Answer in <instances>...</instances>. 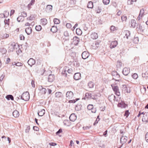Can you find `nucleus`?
I'll return each mask as SVG.
<instances>
[{
    "label": "nucleus",
    "instance_id": "nucleus-1",
    "mask_svg": "<svg viewBox=\"0 0 148 148\" xmlns=\"http://www.w3.org/2000/svg\"><path fill=\"white\" fill-rule=\"evenodd\" d=\"M72 38V36L71 34H69L67 31L65 32V44H66V47H67L66 49L68 50H70L72 48V42L71 41Z\"/></svg>",
    "mask_w": 148,
    "mask_h": 148
},
{
    "label": "nucleus",
    "instance_id": "nucleus-2",
    "mask_svg": "<svg viewBox=\"0 0 148 148\" xmlns=\"http://www.w3.org/2000/svg\"><path fill=\"white\" fill-rule=\"evenodd\" d=\"M85 96L87 98L89 99H92L96 100L97 98V94L94 92H92L90 93H86L85 94Z\"/></svg>",
    "mask_w": 148,
    "mask_h": 148
},
{
    "label": "nucleus",
    "instance_id": "nucleus-3",
    "mask_svg": "<svg viewBox=\"0 0 148 148\" xmlns=\"http://www.w3.org/2000/svg\"><path fill=\"white\" fill-rule=\"evenodd\" d=\"M112 75L113 77L112 79H114L116 81H119V80L118 79L120 78V76L116 71H113L112 73Z\"/></svg>",
    "mask_w": 148,
    "mask_h": 148
},
{
    "label": "nucleus",
    "instance_id": "nucleus-4",
    "mask_svg": "<svg viewBox=\"0 0 148 148\" xmlns=\"http://www.w3.org/2000/svg\"><path fill=\"white\" fill-rule=\"evenodd\" d=\"M22 99L25 101H28L29 98V95L28 92H24L21 96Z\"/></svg>",
    "mask_w": 148,
    "mask_h": 148
},
{
    "label": "nucleus",
    "instance_id": "nucleus-5",
    "mask_svg": "<svg viewBox=\"0 0 148 148\" xmlns=\"http://www.w3.org/2000/svg\"><path fill=\"white\" fill-rule=\"evenodd\" d=\"M111 86L112 87V89L115 92V94L118 96L120 95V93L119 91L118 87L117 86H114L113 84H112Z\"/></svg>",
    "mask_w": 148,
    "mask_h": 148
},
{
    "label": "nucleus",
    "instance_id": "nucleus-6",
    "mask_svg": "<svg viewBox=\"0 0 148 148\" xmlns=\"http://www.w3.org/2000/svg\"><path fill=\"white\" fill-rule=\"evenodd\" d=\"M142 121L145 123H147L148 122V112H145L144 114L142 119Z\"/></svg>",
    "mask_w": 148,
    "mask_h": 148
},
{
    "label": "nucleus",
    "instance_id": "nucleus-7",
    "mask_svg": "<svg viewBox=\"0 0 148 148\" xmlns=\"http://www.w3.org/2000/svg\"><path fill=\"white\" fill-rule=\"evenodd\" d=\"M127 137H126L125 136H122V137L121 138V143L122 144H123L124 143H125L127 140ZM122 145H121L119 148H120V147H121L122 146Z\"/></svg>",
    "mask_w": 148,
    "mask_h": 148
},
{
    "label": "nucleus",
    "instance_id": "nucleus-8",
    "mask_svg": "<svg viewBox=\"0 0 148 148\" xmlns=\"http://www.w3.org/2000/svg\"><path fill=\"white\" fill-rule=\"evenodd\" d=\"M130 69L126 67L124 68L123 71L122 73L125 75H127L130 72Z\"/></svg>",
    "mask_w": 148,
    "mask_h": 148
},
{
    "label": "nucleus",
    "instance_id": "nucleus-9",
    "mask_svg": "<svg viewBox=\"0 0 148 148\" xmlns=\"http://www.w3.org/2000/svg\"><path fill=\"white\" fill-rule=\"evenodd\" d=\"M89 56V53L86 51L83 52L82 54V57L84 59H85L88 58Z\"/></svg>",
    "mask_w": 148,
    "mask_h": 148
},
{
    "label": "nucleus",
    "instance_id": "nucleus-10",
    "mask_svg": "<svg viewBox=\"0 0 148 148\" xmlns=\"http://www.w3.org/2000/svg\"><path fill=\"white\" fill-rule=\"evenodd\" d=\"M73 93L71 91L67 92L66 94V98L69 99H71L73 97Z\"/></svg>",
    "mask_w": 148,
    "mask_h": 148
},
{
    "label": "nucleus",
    "instance_id": "nucleus-11",
    "mask_svg": "<svg viewBox=\"0 0 148 148\" xmlns=\"http://www.w3.org/2000/svg\"><path fill=\"white\" fill-rule=\"evenodd\" d=\"M39 89L40 90L39 93L40 94L43 95L46 93L47 90L45 88L40 86L39 87Z\"/></svg>",
    "mask_w": 148,
    "mask_h": 148
},
{
    "label": "nucleus",
    "instance_id": "nucleus-12",
    "mask_svg": "<svg viewBox=\"0 0 148 148\" xmlns=\"http://www.w3.org/2000/svg\"><path fill=\"white\" fill-rule=\"evenodd\" d=\"M73 43L75 45H77L79 41V38L75 36L73 37Z\"/></svg>",
    "mask_w": 148,
    "mask_h": 148
},
{
    "label": "nucleus",
    "instance_id": "nucleus-13",
    "mask_svg": "<svg viewBox=\"0 0 148 148\" xmlns=\"http://www.w3.org/2000/svg\"><path fill=\"white\" fill-rule=\"evenodd\" d=\"M74 79L76 80H79L81 78V74L79 73H77L75 74L73 76Z\"/></svg>",
    "mask_w": 148,
    "mask_h": 148
},
{
    "label": "nucleus",
    "instance_id": "nucleus-14",
    "mask_svg": "<svg viewBox=\"0 0 148 148\" xmlns=\"http://www.w3.org/2000/svg\"><path fill=\"white\" fill-rule=\"evenodd\" d=\"M123 86L122 90L123 91H124L125 92L130 93V88L127 87L125 85H123Z\"/></svg>",
    "mask_w": 148,
    "mask_h": 148
},
{
    "label": "nucleus",
    "instance_id": "nucleus-15",
    "mask_svg": "<svg viewBox=\"0 0 148 148\" xmlns=\"http://www.w3.org/2000/svg\"><path fill=\"white\" fill-rule=\"evenodd\" d=\"M55 76L53 75L50 74L48 77V81L49 82H53L55 79Z\"/></svg>",
    "mask_w": 148,
    "mask_h": 148
},
{
    "label": "nucleus",
    "instance_id": "nucleus-16",
    "mask_svg": "<svg viewBox=\"0 0 148 148\" xmlns=\"http://www.w3.org/2000/svg\"><path fill=\"white\" fill-rule=\"evenodd\" d=\"M118 45V42L116 40L114 41H112L111 44L110 46V48L111 49L115 48L116 46Z\"/></svg>",
    "mask_w": 148,
    "mask_h": 148
},
{
    "label": "nucleus",
    "instance_id": "nucleus-17",
    "mask_svg": "<svg viewBox=\"0 0 148 148\" xmlns=\"http://www.w3.org/2000/svg\"><path fill=\"white\" fill-rule=\"evenodd\" d=\"M136 29L138 31L143 32L145 29V27L143 25L138 24L137 25Z\"/></svg>",
    "mask_w": 148,
    "mask_h": 148
},
{
    "label": "nucleus",
    "instance_id": "nucleus-18",
    "mask_svg": "<svg viewBox=\"0 0 148 148\" xmlns=\"http://www.w3.org/2000/svg\"><path fill=\"white\" fill-rule=\"evenodd\" d=\"M90 38L93 39H96L98 38V35L95 32L92 33L90 35Z\"/></svg>",
    "mask_w": 148,
    "mask_h": 148
},
{
    "label": "nucleus",
    "instance_id": "nucleus-19",
    "mask_svg": "<svg viewBox=\"0 0 148 148\" xmlns=\"http://www.w3.org/2000/svg\"><path fill=\"white\" fill-rule=\"evenodd\" d=\"M28 63L31 66L34 64L35 63V60L33 58H30L28 61Z\"/></svg>",
    "mask_w": 148,
    "mask_h": 148
},
{
    "label": "nucleus",
    "instance_id": "nucleus-20",
    "mask_svg": "<svg viewBox=\"0 0 148 148\" xmlns=\"http://www.w3.org/2000/svg\"><path fill=\"white\" fill-rule=\"evenodd\" d=\"M124 33L125 34V36L124 37V38L128 39L129 37L130 36V32L128 30H125L124 31Z\"/></svg>",
    "mask_w": 148,
    "mask_h": 148
},
{
    "label": "nucleus",
    "instance_id": "nucleus-21",
    "mask_svg": "<svg viewBox=\"0 0 148 148\" xmlns=\"http://www.w3.org/2000/svg\"><path fill=\"white\" fill-rule=\"evenodd\" d=\"M45 113V110L44 109H40L38 112V114L40 116H43Z\"/></svg>",
    "mask_w": 148,
    "mask_h": 148
},
{
    "label": "nucleus",
    "instance_id": "nucleus-22",
    "mask_svg": "<svg viewBox=\"0 0 148 148\" xmlns=\"http://www.w3.org/2000/svg\"><path fill=\"white\" fill-rule=\"evenodd\" d=\"M127 105L125 104L124 103H119L118 104V106L121 107L122 108H125L127 106Z\"/></svg>",
    "mask_w": 148,
    "mask_h": 148
},
{
    "label": "nucleus",
    "instance_id": "nucleus-23",
    "mask_svg": "<svg viewBox=\"0 0 148 148\" xmlns=\"http://www.w3.org/2000/svg\"><path fill=\"white\" fill-rule=\"evenodd\" d=\"M25 31L28 35H29L32 33V29L31 27H28L25 29Z\"/></svg>",
    "mask_w": 148,
    "mask_h": 148
},
{
    "label": "nucleus",
    "instance_id": "nucleus-24",
    "mask_svg": "<svg viewBox=\"0 0 148 148\" xmlns=\"http://www.w3.org/2000/svg\"><path fill=\"white\" fill-rule=\"evenodd\" d=\"M82 106L80 103L77 104L75 107V109L76 110L78 111L82 109Z\"/></svg>",
    "mask_w": 148,
    "mask_h": 148
},
{
    "label": "nucleus",
    "instance_id": "nucleus-25",
    "mask_svg": "<svg viewBox=\"0 0 148 148\" xmlns=\"http://www.w3.org/2000/svg\"><path fill=\"white\" fill-rule=\"evenodd\" d=\"M13 115L15 117H17L19 115V112L17 110H15L13 112Z\"/></svg>",
    "mask_w": 148,
    "mask_h": 148
},
{
    "label": "nucleus",
    "instance_id": "nucleus-26",
    "mask_svg": "<svg viewBox=\"0 0 148 148\" xmlns=\"http://www.w3.org/2000/svg\"><path fill=\"white\" fill-rule=\"evenodd\" d=\"M47 23V20L45 18H42L40 20V23L42 25H46Z\"/></svg>",
    "mask_w": 148,
    "mask_h": 148
},
{
    "label": "nucleus",
    "instance_id": "nucleus-27",
    "mask_svg": "<svg viewBox=\"0 0 148 148\" xmlns=\"http://www.w3.org/2000/svg\"><path fill=\"white\" fill-rule=\"evenodd\" d=\"M52 8L53 7L52 5H48L46 8L47 11L49 12L51 11L52 10Z\"/></svg>",
    "mask_w": 148,
    "mask_h": 148
},
{
    "label": "nucleus",
    "instance_id": "nucleus-28",
    "mask_svg": "<svg viewBox=\"0 0 148 148\" xmlns=\"http://www.w3.org/2000/svg\"><path fill=\"white\" fill-rule=\"evenodd\" d=\"M87 7L88 8H92L93 7L92 2L91 1H89L87 4Z\"/></svg>",
    "mask_w": 148,
    "mask_h": 148
},
{
    "label": "nucleus",
    "instance_id": "nucleus-29",
    "mask_svg": "<svg viewBox=\"0 0 148 148\" xmlns=\"http://www.w3.org/2000/svg\"><path fill=\"white\" fill-rule=\"evenodd\" d=\"M136 25V21L135 20L132 19L131 21V26L133 28H134Z\"/></svg>",
    "mask_w": 148,
    "mask_h": 148
},
{
    "label": "nucleus",
    "instance_id": "nucleus-30",
    "mask_svg": "<svg viewBox=\"0 0 148 148\" xmlns=\"http://www.w3.org/2000/svg\"><path fill=\"white\" fill-rule=\"evenodd\" d=\"M95 85V84L92 82L90 81L88 83V86L90 88H93Z\"/></svg>",
    "mask_w": 148,
    "mask_h": 148
},
{
    "label": "nucleus",
    "instance_id": "nucleus-31",
    "mask_svg": "<svg viewBox=\"0 0 148 148\" xmlns=\"http://www.w3.org/2000/svg\"><path fill=\"white\" fill-rule=\"evenodd\" d=\"M7 52V50L5 48L3 47L0 48V52L3 54H5Z\"/></svg>",
    "mask_w": 148,
    "mask_h": 148
},
{
    "label": "nucleus",
    "instance_id": "nucleus-32",
    "mask_svg": "<svg viewBox=\"0 0 148 148\" xmlns=\"http://www.w3.org/2000/svg\"><path fill=\"white\" fill-rule=\"evenodd\" d=\"M69 118L70 121H73L75 119V116L74 114H72L70 115Z\"/></svg>",
    "mask_w": 148,
    "mask_h": 148
},
{
    "label": "nucleus",
    "instance_id": "nucleus-33",
    "mask_svg": "<svg viewBox=\"0 0 148 148\" xmlns=\"http://www.w3.org/2000/svg\"><path fill=\"white\" fill-rule=\"evenodd\" d=\"M1 38L2 39H5L8 38L9 37V35L8 34L5 33L1 36Z\"/></svg>",
    "mask_w": 148,
    "mask_h": 148
},
{
    "label": "nucleus",
    "instance_id": "nucleus-34",
    "mask_svg": "<svg viewBox=\"0 0 148 148\" xmlns=\"http://www.w3.org/2000/svg\"><path fill=\"white\" fill-rule=\"evenodd\" d=\"M35 18V15H31L27 18V19L29 21H32Z\"/></svg>",
    "mask_w": 148,
    "mask_h": 148
},
{
    "label": "nucleus",
    "instance_id": "nucleus-35",
    "mask_svg": "<svg viewBox=\"0 0 148 148\" xmlns=\"http://www.w3.org/2000/svg\"><path fill=\"white\" fill-rule=\"evenodd\" d=\"M51 31L53 33L56 32L57 31V27L54 26H52L51 29Z\"/></svg>",
    "mask_w": 148,
    "mask_h": 148
},
{
    "label": "nucleus",
    "instance_id": "nucleus-36",
    "mask_svg": "<svg viewBox=\"0 0 148 148\" xmlns=\"http://www.w3.org/2000/svg\"><path fill=\"white\" fill-rule=\"evenodd\" d=\"M115 97V96L113 94H112L108 97V100L110 101H112V100H114V99Z\"/></svg>",
    "mask_w": 148,
    "mask_h": 148
},
{
    "label": "nucleus",
    "instance_id": "nucleus-37",
    "mask_svg": "<svg viewBox=\"0 0 148 148\" xmlns=\"http://www.w3.org/2000/svg\"><path fill=\"white\" fill-rule=\"evenodd\" d=\"M100 42L99 41H96L93 44V46L94 47H98L99 46V43Z\"/></svg>",
    "mask_w": 148,
    "mask_h": 148
},
{
    "label": "nucleus",
    "instance_id": "nucleus-38",
    "mask_svg": "<svg viewBox=\"0 0 148 148\" xmlns=\"http://www.w3.org/2000/svg\"><path fill=\"white\" fill-rule=\"evenodd\" d=\"M35 29L36 31H39L42 29V27L40 25H37L36 26Z\"/></svg>",
    "mask_w": 148,
    "mask_h": 148
},
{
    "label": "nucleus",
    "instance_id": "nucleus-39",
    "mask_svg": "<svg viewBox=\"0 0 148 148\" xmlns=\"http://www.w3.org/2000/svg\"><path fill=\"white\" fill-rule=\"evenodd\" d=\"M62 130L60 129L59 130L56 132V135L58 136H61V134H62Z\"/></svg>",
    "mask_w": 148,
    "mask_h": 148
},
{
    "label": "nucleus",
    "instance_id": "nucleus-40",
    "mask_svg": "<svg viewBox=\"0 0 148 148\" xmlns=\"http://www.w3.org/2000/svg\"><path fill=\"white\" fill-rule=\"evenodd\" d=\"M82 31L79 28H77L76 29V33L78 35H80L82 34Z\"/></svg>",
    "mask_w": 148,
    "mask_h": 148
},
{
    "label": "nucleus",
    "instance_id": "nucleus-41",
    "mask_svg": "<svg viewBox=\"0 0 148 148\" xmlns=\"http://www.w3.org/2000/svg\"><path fill=\"white\" fill-rule=\"evenodd\" d=\"M24 17L22 16H20L17 18V20L18 22L22 21L24 20Z\"/></svg>",
    "mask_w": 148,
    "mask_h": 148
},
{
    "label": "nucleus",
    "instance_id": "nucleus-42",
    "mask_svg": "<svg viewBox=\"0 0 148 148\" xmlns=\"http://www.w3.org/2000/svg\"><path fill=\"white\" fill-rule=\"evenodd\" d=\"M53 21L55 24H59L60 23V20L57 18H54L53 20Z\"/></svg>",
    "mask_w": 148,
    "mask_h": 148
},
{
    "label": "nucleus",
    "instance_id": "nucleus-43",
    "mask_svg": "<svg viewBox=\"0 0 148 148\" xmlns=\"http://www.w3.org/2000/svg\"><path fill=\"white\" fill-rule=\"evenodd\" d=\"M144 9L143 8H142L140 11L139 16H141V17H142L144 14Z\"/></svg>",
    "mask_w": 148,
    "mask_h": 148
},
{
    "label": "nucleus",
    "instance_id": "nucleus-44",
    "mask_svg": "<svg viewBox=\"0 0 148 148\" xmlns=\"http://www.w3.org/2000/svg\"><path fill=\"white\" fill-rule=\"evenodd\" d=\"M79 98H76L75 99V100H70L68 102L69 103H75L77 101L79 100Z\"/></svg>",
    "mask_w": 148,
    "mask_h": 148
},
{
    "label": "nucleus",
    "instance_id": "nucleus-45",
    "mask_svg": "<svg viewBox=\"0 0 148 148\" xmlns=\"http://www.w3.org/2000/svg\"><path fill=\"white\" fill-rule=\"evenodd\" d=\"M133 41L135 43H137L138 42V37H134Z\"/></svg>",
    "mask_w": 148,
    "mask_h": 148
},
{
    "label": "nucleus",
    "instance_id": "nucleus-46",
    "mask_svg": "<svg viewBox=\"0 0 148 148\" xmlns=\"http://www.w3.org/2000/svg\"><path fill=\"white\" fill-rule=\"evenodd\" d=\"M103 3L105 5H107L110 3V0H103Z\"/></svg>",
    "mask_w": 148,
    "mask_h": 148
},
{
    "label": "nucleus",
    "instance_id": "nucleus-47",
    "mask_svg": "<svg viewBox=\"0 0 148 148\" xmlns=\"http://www.w3.org/2000/svg\"><path fill=\"white\" fill-rule=\"evenodd\" d=\"M116 27L114 26H112L110 27V30L111 31H114L116 30Z\"/></svg>",
    "mask_w": 148,
    "mask_h": 148
},
{
    "label": "nucleus",
    "instance_id": "nucleus-48",
    "mask_svg": "<svg viewBox=\"0 0 148 148\" xmlns=\"http://www.w3.org/2000/svg\"><path fill=\"white\" fill-rule=\"evenodd\" d=\"M148 75V71H146L145 72V73H143L142 74V76L143 77H147V75Z\"/></svg>",
    "mask_w": 148,
    "mask_h": 148
},
{
    "label": "nucleus",
    "instance_id": "nucleus-49",
    "mask_svg": "<svg viewBox=\"0 0 148 148\" xmlns=\"http://www.w3.org/2000/svg\"><path fill=\"white\" fill-rule=\"evenodd\" d=\"M138 75L136 73H134L132 75V77L135 79H136L138 77Z\"/></svg>",
    "mask_w": 148,
    "mask_h": 148
},
{
    "label": "nucleus",
    "instance_id": "nucleus-50",
    "mask_svg": "<svg viewBox=\"0 0 148 148\" xmlns=\"http://www.w3.org/2000/svg\"><path fill=\"white\" fill-rule=\"evenodd\" d=\"M93 108V106L92 105H89L88 106L87 108L89 110H91Z\"/></svg>",
    "mask_w": 148,
    "mask_h": 148
},
{
    "label": "nucleus",
    "instance_id": "nucleus-51",
    "mask_svg": "<svg viewBox=\"0 0 148 148\" xmlns=\"http://www.w3.org/2000/svg\"><path fill=\"white\" fill-rule=\"evenodd\" d=\"M21 15L23 17H26L27 16V13L25 12H23L21 13Z\"/></svg>",
    "mask_w": 148,
    "mask_h": 148
},
{
    "label": "nucleus",
    "instance_id": "nucleus-52",
    "mask_svg": "<svg viewBox=\"0 0 148 148\" xmlns=\"http://www.w3.org/2000/svg\"><path fill=\"white\" fill-rule=\"evenodd\" d=\"M10 19H8V20L5 19L4 20V23L5 25L7 24L8 25L9 24Z\"/></svg>",
    "mask_w": 148,
    "mask_h": 148
},
{
    "label": "nucleus",
    "instance_id": "nucleus-53",
    "mask_svg": "<svg viewBox=\"0 0 148 148\" xmlns=\"http://www.w3.org/2000/svg\"><path fill=\"white\" fill-rule=\"evenodd\" d=\"M129 111L128 110H127L125 111L124 115L125 116H126V117H127L129 116Z\"/></svg>",
    "mask_w": 148,
    "mask_h": 148
},
{
    "label": "nucleus",
    "instance_id": "nucleus-54",
    "mask_svg": "<svg viewBox=\"0 0 148 148\" xmlns=\"http://www.w3.org/2000/svg\"><path fill=\"white\" fill-rule=\"evenodd\" d=\"M66 27H67V28H68L70 29V28H71L72 27L71 25V24H70V23H67L66 24Z\"/></svg>",
    "mask_w": 148,
    "mask_h": 148
},
{
    "label": "nucleus",
    "instance_id": "nucleus-55",
    "mask_svg": "<svg viewBox=\"0 0 148 148\" xmlns=\"http://www.w3.org/2000/svg\"><path fill=\"white\" fill-rule=\"evenodd\" d=\"M121 18L122 21H125L127 19V17L124 15L121 16Z\"/></svg>",
    "mask_w": 148,
    "mask_h": 148
},
{
    "label": "nucleus",
    "instance_id": "nucleus-56",
    "mask_svg": "<svg viewBox=\"0 0 148 148\" xmlns=\"http://www.w3.org/2000/svg\"><path fill=\"white\" fill-rule=\"evenodd\" d=\"M9 14V13L7 11H5L4 12V16H8Z\"/></svg>",
    "mask_w": 148,
    "mask_h": 148
},
{
    "label": "nucleus",
    "instance_id": "nucleus-57",
    "mask_svg": "<svg viewBox=\"0 0 148 148\" xmlns=\"http://www.w3.org/2000/svg\"><path fill=\"white\" fill-rule=\"evenodd\" d=\"M145 139L146 142L148 143V132L146 134L145 136Z\"/></svg>",
    "mask_w": 148,
    "mask_h": 148
},
{
    "label": "nucleus",
    "instance_id": "nucleus-58",
    "mask_svg": "<svg viewBox=\"0 0 148 148\" xmlns=\"http://www.w3.org/2000/svg\"><path fill=\"white\" fill-rule=\"evenodd\" d=\"M33 129L35 131H38L39 130V128L38 127L36 126H34L33 127Z\"/></svg>",
    "mask_w": 148,
    "mask_h": 148
},
{
    "label": "nucleus",
    "instance_id": "nucleus-59",
    "mask_svg": "<svg viewBox=\"0 0 148 148\" xmlns=\"http://www.w3.org/2000/svg\"><path fill=\"white\" fill-rule=\"evenodd\" d=\"M90 127V126H86L85 127H83V129L84 130H88V129H89Z\"/></svg>",
    "mask_w": 148,
    "mask_h": 148
},
{
    "label": "nucleus",
    "instance_id": "nucleus-60",
    "mask_svg": "<svg viewBox=\"0 0 148 148\" xmlns=\"http://www.w3.org/2000/svg\"><path fill=\"white\" fill-rule=\"evenodd\" d=\"M91 112L93 113H95L96 111V108H93L91 110Z\"/></svg>",
    "mask_w": 148,
    "mask_h": 148
},
{
    "label": "nucleus",
    "instance_id": "nucleus-61",
    "mask_svg": "<svg viewBox=\"0 0 148 148\" xmlns=\"http://www.w3.org/2000/svg\"><path fill=\"white\" fill-rule=\"evenodd\" d=\"M20 38L21 40H24L25 39L24 36L22 35H21L20 36Z\"/></svg>",
    "mask_w": 148,
    "mask_h": 148
},
{
    "label": "nucleus",
    "instance_id": "nucleus-62",
    "mask_svg": "<svg viewBox=\"0 0 148 148\" xmlns=\"http://www.w3.org/2000/svg\"><path fill=\"white\" fill-rule=\"evenodd\" d=\"M119 99V97H116V96H115V97L114 98V99L113 100L116 101H118Z\"/></svg>",
    "mask_w": 148,
    "mask_h": 148
},
{
    "label": "nucleus",
    "instance_id": "nucleus-63",
    "mask_svg": "<svg viewBox=\"0 0 148 148\" xmlns=\"http://www.w3.org/2000/svg\"><path fill=\"white\" fill-rule=\"evenodd\" d=\"M10 59L9 58H8L7 59L6 61L5 62V63L6 64H8V63L10 62Z\"/></svg>",
    "mask_w": 148,
    "mask_h": 148
},
{
    "label": "nucleus",
    "instance_id": "nucleus-64",
    "mask_svg": "<svg viewBox=\"0 0 148 148\" xmlns=\"http://www.w3.org/2000/svg\"><path fill=\"white\" fill-rule=\"evenodd\" d=\"M50 145L52 146H55L57 145L56 143H49Z\"/></svg>",
    "mask_w": 148,
    "mask_h": 148
}]
</instances>
